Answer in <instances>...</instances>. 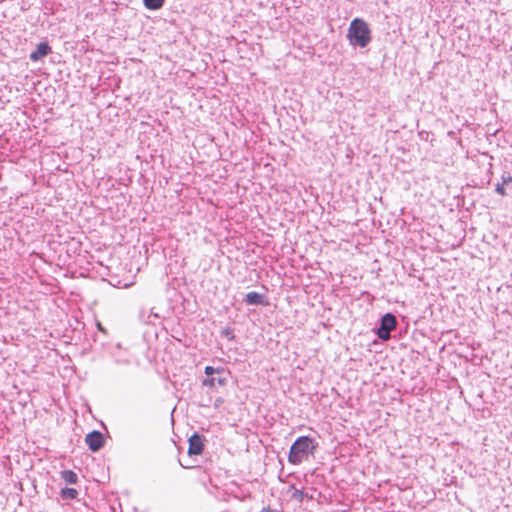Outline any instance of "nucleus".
<instances>
[{
	"mask_svg": "<svg viewBox=\"0 0 512 512\" xmlns=\"http://www.w3.org/2000/svg\"><path fill=\"white\" fill-rule=\"evenodd\" d=\"M85 443L88 445L91 451H99L104 446V436L99 431H92L86 435Z\"/></svg>",
	"mask_w": 512,
	"mask_h": 512,
	"instance_id": "39448f33",
	"label": "nucleus"
},
{
	"mask_svg": "<svg viewBox=\"0 0 512 512\" xmlns=\"http://www.w3.org/2000/svg\"><path fill=\"white\" fill-rule=\"evenodd\" d=\"M207 378L203 380V385L209 388H216L217 386H225L228 382L229 373L224 368H213L207 366L205 368Z\"/></svg>",
	"mask_w": 512,
	"mask_h": 512,
	"instance_id": "7ed1b4c3",
	"label": "nucleus"
},
{
	"mask_svg": "<svg viewBox=\"0 0 512 512\" xmlns=\"http://www.w3.org/2000/svg\"><path fill=\"white\" fill-rule=\"evenodd\" d=\"M77 495H78V492L74 488H67L66 487V488H63L61 490V496L64 499H71L72 500V499H75L77 497Z\"/></svg>",
	"mask_w": 512,
	"mask_h": 512,
	"instance_id": "9d476101",
	"label": "nucleus"
},
{
	"mask_svg": "<svg viewBox=\"0 0 512 512\" xmlns=\"http://www.w3.org/2000/svg\"><path fill=\"white\" fill-rule=\"evenodd\" d=\"M397 326L396 317L391 313H386L381 318L380 327L377 330V336L383 340L387 341L390 339L391 331L395 330Z\"/></svg>",
	"mask_w": 512,
	"mask_h": 512,
	"instance_id": "20e7f679",
	"label": "nucleus"
},
{
	"mask_svg": "<svg viewBox=\"0 0 512 512\" xmlns=\"http://www.w3.org/2000/svg\"><path fill=\"white\" fill-rule=\"evenodd\" d=\"M257 303H262L261 299H260V296L258 295V300H257Z\"/></svg>",
	"mask_w": 512,
	"mask_h": 512,
	"instance_id": "dca6fc26",
	"label": "nucleus"
},
{
	"mask_svg": "<svg viewBox=\"0 0 512 512\" xmlns=\"http://www.w3.org/2000/svg\"><path fill=\"white\" fill-rule=\"evenodd\" d=\"M502 182L501 184L505 185L512 182V175L510 173H505L502 175Z\"/></svg>",
	"mask_w": 512,
	"mask_h": 512,
	"instance_id": "f8f14e48",
	"label": "nucleus"
},
{
	"mask_svg": "<svg viewBox=\"0 0 512 512\" xmlns=\"http://www.w3.org/2000/svg\"><path fill=\"white\" fill-rule=\"evenodd\" d=\"M496 192H497V193H499V194H500V195H502V196H505V195H506V190H505V188H504V185H503V184H501V183L497 184V186H496Z\"/></svg>",
	"mask_w": 512,
	"mask_h": 512,
	"instance_id": "ddd939ff",
	"label": "nucleus"
},
{
	"mask_svg": "<svg viewBox=\"0 0 512 512\" xmlns=\"http://www.w3.org/2000/svg\"><path fill=\"white\" fill-rule=\"evenodd\" d=\"M347 38L353 46L365 48L371 42V30L366 21L355 18L351 21L347 30Z\"/></svg>",
	"mask_w": 512,
	"mask_h": 512,
	"instance_id": "f257e3e1",
	"label": "nucleus"
},
{
	"mask_svg": "<svg viewBox=\"0 0 512 512\" xmlns=\"http://www.w3.org/2000/svg\"><path fill=\"white\" fill-rule=\"evenodd\" d=\"M61 477L64 479L65 482L69 484H75L77 482V474L73 472L72 470H64L61 472Z\"/></svg>",
	"mask_w": 512,
	"mask_h": 512,
	"instance_id": "6e6552de",
	"label": "nucleus"
},
{
	"mask_svg": "<svg viewBox=\"0 0 512 512\" xmlns=\"http://www.w3.org/2000/svg\"><path fill=\"white\" fill-rule=\"evenodd\" d=\"M52 52L51 47L47 42H41L37 45L36 50L30 54V60L33 62L39 61L41 58L47 56Z\"/></svg>",
	"mask_w": 512,
	"mask_h": 512,
	"instance_id": "0eeeda50",
	"label": "nucleus"
},
{
	"mask_svg": "<svg viewBox=\"0 0 512 512\" xmlns=\"http://www.w3.org/2000/svg\"><path fill=\"white\" fill-rule=\"evenodd\" d=\"M315 445L313 439L307 436H301L291 445L288 461L293 465H298L307 460L309 455L313 453Z\"/></svg>",
	"mask_w": 512,
	"mask_h": 512,
	"instance_id": "f03ea898",
	"label": "nucleus"
},
{
	"mask_svg": "<svg viewBox=\"0 0 512 512\" xmlns=\"http://www.w3.org/2000/svg\"><path fill=\"white\" fill-rule=\"evenodd\" d=\"M261 512H276V511L268 507V508H263V510Z\"/></svg>",
	"mask_w": 512,
	"mask_h": 512,
	"instance_id": "2eb2a0df",
	"label": "nucleus"
},
{
	"mask_svg": "<svg viewBox=\"0 0 512 512\" xmlns=\"http://www.w3.org/2000/svg\"><path fill=\"white\" fill-rule=\"evenodd\" d=\"M97 328L99 331H101L103 334H107V330L102 326L100 322H97Z\"/></svg>",
	"mask_w": 512,
	"mask_h": 512,
	"instance_id": "4468645a",
	"label": "nucleus"
},
{
	"mask_svg": "<svg viewBox=\"0 0 512 512\" xmlns=\"http://www.w3.org/2000/svg\"><path fill=\"white\" fill-rule=\"evenodd\" d=\"M246 299L249 304H256V292L248 293Z\"/></svg>",
	"mask_w": 512,
	"mask_h": 512,
	"instance_id": "9b49d317",
	"label": "nucleus"
},
{
	"mask_svg": "<svg viewBox=\"0 0 512 512\" xmlns=\"http://www.w3.org/2000/svg\"><path fill=\"white\" fill-rule=\"evenodd\" d=\"M204 441L203 437L198 434H193L189 438L188 453L190 455H200L203 452Z\"/></svg>",
	"mask_w": 512,
	"mask_h": 512,
	"instance_id": "423d86ee",
	"label": "nucleus"
},
{
	"mask_svg": "<svg viewBox=\"0 0 512 512\" xmlns=\"http://www.w3.org/2000/svg\"><path fill=\"white\" fill-rule=\"evenodd\" d=\"M165 0H143L145 7L149 10H158L160 9Z\"/></svg>",
	"mask_w": 512,
	"mask_h": 512,
	"instance_id": "1a4fd4ad",
	"label": "nucleus"
}]
</instances>
